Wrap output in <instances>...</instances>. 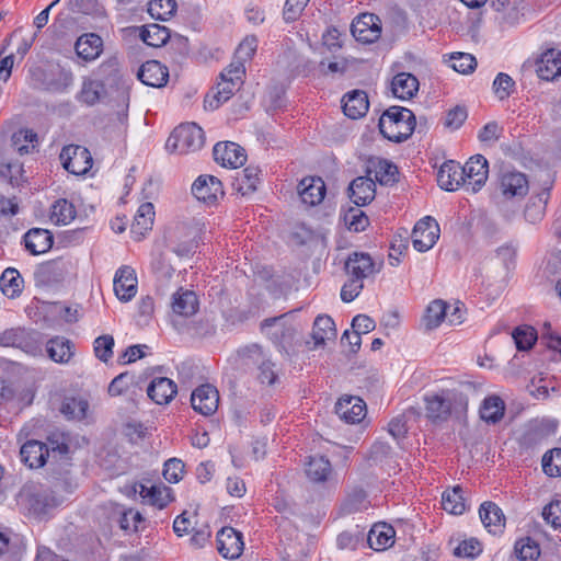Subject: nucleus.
Here are the masks:
<instances>
[{
	"instance_id": "c9c22d12",
	"label": "nucleus",
	"mask_w": 561,
	"mask_h": 561,
	"mask_svg": "<svg viewBox=\"0 0 561 561\" xmlns=\"http://www.w3.org/2000/svg\"><path fill=\"white\" fill-rule=\"evenodd\" d=\"M394 535L396 531L392 526L387 524H376L367 535V542L371 549L382 551L393 545Z\"/></svg>"
},
{
	"instance_id": "1a4fd4ad",
	"label": "nucleus",
	"mask_w": 561,
	"mask_h": 561,
	"mask_svg": "<svg viewBox=\"0 0 561 561\" xmlns=\"http://www.w3.org/2000/svg\"><path fill=\"white\" fill-rule=\"evenodd\" d=\"M382 262H375L373 257L364 252L350 254L345 262V271L350 277L364 280L380 272Z\"/></svg>"
},
{
	"instance_id": "a878e982",
	"label": "nucleus",
	"mask_w": 561,
	"mask_h": 561,
	"mask_svg": "<svg viewBox=\"0 0 561 561\" xmlns=\"http://www.w3.org/2000/svg\"><path fill=\"white\" fill-rule=\"evenodd\" d=\"M537 75L540 79L550 81L561 76V51L548 49L537 61Z\"/></svg>"
},
{
	"instance_id": "cd10ccee",
	"label": "nucleus",
	"mask_w": 561,
	"mask_h": 561,
	"mask_svg": "<svg viewBox=\"0 0 561 561\" xmlns=\"http://www.w3.org/2000/svg\"><path fill=\"white\" fill-rule=\"evenodd\" d=\"M93 75L106 89H117L122 80L118 59L116 57L105 59Z\"/></svg>"
},
{
	"instance_id": "e2e57ef3",
	"label": "nucleus",
	"mask_w": 561,
	"mask_h": 561,
	"mask_svg": "<svg viewBox=\"0 0 561 561\" xmlns=\"http://www.w3.org/2000/svg\"><path fill=\"white\" fill-rule=\"evenodd\" d=\"M89 409L88 401L83 399H67L61 407V412L69 419H84Z\"/></svg>"
},
{
	"instance_id": "3c124183",
	"label": "nucleus",
	"mask_w": 561,
	"mask_h": 561,
	"mask_svg": "<svg viewBox=\"0 0 561 561\" xmlns=\"http://www.w3.org/2000/svg\"><path fill=\"white\" fill-rule=\"evenodd\" d=\"M76 208L72 203L67 199H58L51 206L50 220L55 225L66 226L76 218Z\"/></svg>"
},
{
	"instance_id": "393cba45",
	"label": "nucleus",
	"mask_w": 561,
	"mask_h": 561,
	"mask_svg": "<svg viewBox=\"0 0 561 561\" xmlns=\"http://www.w3.org/2000/svg\"><path fill=\"white\" fill-rule=\"evenodd\" d=\"M53 243L54 237L47 229L32 228L24 234L25 248L33 255L46 253Z\"/></svg>"
},
{
	"instance_id": "4468645a",
	"label": "nucleus",
	"mask_w": 561,
	"mask_h": 561,
	"mask_svg": "<svg viewBox=\"0 0 561 561\" xmlns=\"http://www.w3.org/2000/svg\"><path fill=\"white\" fill-rule=\"evenodd\" d=\"M214 159L225 168L237 169L247 160L244 149L232 141L217 142L213 150Z\"/></svg>"
},
{
	"instance_id": "0e129e2a",
	"label": "nucleus",
	"mask_w": 561,
	"mask_h": 561,
	"mask_svg": "<svg viewBox=\"0 0 561 561\" xmlns=\"http://www.w3.org/2000/svg\"><path fill=\"white\" fill-rule=\"evenodd\" d=\"M114 337L110 334H104L94 340L93 350L95 356L106 363L113 356Z\"/></svg>"
},
{
	"instance_id": "a19ab883",
	"label": "nucleus",
	"mask_w": 561,
	"mask_h": 561,
	"mask_svg": "<svg viewBox=\"0 0 561 561\" xmlns=\"http://www.w3.org/2000/svg\"><path fill=\"white\" fill-rule=\"evenodd\" d=\"M505 412V403L499 396H489L486 397L479 410V414L481 420H483L488 424H496L499 423Z\"/></svg>"
},
{
	"instance_id": "680f3d73",
	"label": "nucleus",
	"mask_w": 561,
	"mask_h": 561,
	"mask_svg": "<svg viewBox=\"0 0 561 561\" xmlns=\"http://www.w3.org/2000/svg\"><path fill=\"white\" fill-rule=\"evenodd\" d=\"M344 222L351 231H364L369 225V219L359 208H350L344 215Z\"/></svg>"
},
{
	"instance_id": "9b49d317",
	"label": "nucleus",
	"mask_w": 561,
	"mask_h": 561,
	"mask_svg": "<svg viewBox=\"0 0 561 561\" xmlns=\"http://www.w3.org/2000/svg\"><path fill=\"white\" fill-rule=\"evenodd\" d=\"M351 32L358 42L374 43L381 35L380 19L373 13H363L352 22Z\"/></svg>"
},
{
	"instance_id": "bb28decb",
	"label": "nucleus",
	"mask_w": 561,
	"mask_h": 561,
	"mask_svg": "<svg viewBox=\"0 0 561 561\" xmlns=\"http://www.w3.org/2000/svg\"><path fill=\"white\" fill-rule=\"evenodd\" d=\"M176 392V383L167 377H157L152 379L147 389L148 397L157 404L169 403Z\"/></svg>"
},
{
	"instance_id": "b1692460",
	"label": "nucleus",
	"mask_w": 561,
	"mask_h": 561,
	"mask_svg": "<svg viewBox=\"0 0 561 561\" xmlns=\"http://www.w3.org/2000/svg\"><path fill=\"white\" fill-rule=\"evenodd\" d=\"M557 430V422L553 420H540L530 423L522 437L523 446L530 448L541 443Z\"/></svg>"
},
{
	"instance_id": "20e7f679",
	"label": "nucleus",
	"mask_w": 561,
	"mask_h": 561,
	"mask_svg": "<svg viewBox=\"0 0 561 561\" xmlns=\"http://www.w3.org/2000/svg\"><path fill=\"white\" fill-rule=\"evenodd\" d=\"M287 314L267 318L261 322V331L272 341L280 353L289 355L295 344L297 329L286 321Z\"/></svg>"
},
{
	"instance_id": "2eb2a0df",
	"label": "nucleus",
	"mask_w": 561,
	"mask_h": 561,
	"mask_svg": "<svg viewBox=\"0 0 561 561\" xmlns=\"http://www.w3.org/2000/svg\"><path fill=\"white\" fill-rule=\"evenodd\" d=\"M218 390L208 383L197 387L191 396L192 408L205 416L215 413L218 409Z\"/></svg>"
},
{
	"instance_id": "09e8293b",
	"label": "nucleus",
	"mask_w": 561,
	"mask_h": 561,
	"mask_svg": "<svg viewBox=\"0 0 561 561\" xmlns=\"http://www.w3.org/2000/svg\"><path fill=\"white\" fill-rule=\"evenodd\" d=\"M261 170L257 167L249 165L242 170L241 174L236 179V188L241 195H249L256 191L260 183Z\"/></svg>"
},
{
	"instance_id": "6e6552de",
	"label": "nucleus",
	"mask_w": 561,
	"mask_h": 561,
	"mask_svg": "<svg viewBox=\"0 0 561 561\" xmlns=\"http://www.w3.org/2000/svg\"><path fill=\"white\" fill-rule=\"evenodd\" d=\"M242 354L257 366V379L261 383L273 386L277 380L275 364L265 354L262 346L252 344L243 348Z\"/></svg>"
},
{
	"instance_id": "6e6d98bb",
	"label": "nucleus",
	"mask_w": 561,
	"mask_h": 561,
	"mask_svg": "<svg viewBox=\"0 0 561 561\" xmlns=\"http://www.w3.org/2000/svg\"><path fill=\"white\" fill-rule=\"evenodd\" d=\"M515 553L522 561H535L540 556L539 545L530 537H525L515 542Z\"/></svg>"
},
{
	"instance_id": "f704fd0d",
	"label": "nucleus",
	"mask_w": 561,
	"mask_h": 561,
	"mask_svg": "<svg viewBox=\"0 0 561 561\" xmlns=\"http://www.w3.org/2000/svg\"><path fill=\"white\" fill-rule=\"evenodd\" d=\"M350 197L357 206H364L375 198V183L366 176L353 180L348 187Z\"/></svg>"
},
{
	"instance_id": "338daca9",
	"label": "nucleus",
	"mask_w": 561,
	"mask_h": 561,
	"mask_svg": "<svg viewBox=\"0 0 561 561\" xmlns=\"http://www.w3.org/2000/svg\"><path fill=\"white\" fill-rule=\"evenodd\" d=\"M542 468L550 477L561 476V448H556L550 451V455L543 456Z\"/></svg>"
},
{
	"instance_id": "39448f33",
	"label": "nucleus",
	"mask_w": 561,
	"mask_h": 561,
	"mask_svg": "<svg viewBox=\"0 0 561 561\" xmlns=\"http://www.w3.org/2000/svg\"><path fill=\"white\" fill-rule=\"evenodd\" d=\"M206 225L204 218H192L182 222L176 227L179 238L185 237V240L173 247V252L179 256H190L197 247V238L205 230Z\"/></svg>"
},
{
	"instance_id": "a18cd8bd",
	"label": "nucleus",
	"mask_w": 561,
	"mask_h": 561,
	"mask_svg": "<svg viewBox=\"0 0 561 561\" xmlns=\"http://www.w3.org/2000/svg\"><path fill=\"white\" fill-rule=\"evenodd\" d=\"M154 208L151 203H144L139 206L134 221L131 224V232L142 237L145 232L150 230L153 225Z\"/></svg>"
},
{
	"instance_id": "0eeeda50",
	"label": "nucleus",
	"mask_w": 561,
	"mask_h": 561,
	"mask_svg": "<svg viewBox=\"0 0 561 561\" xmlns=\"http://www.w3.org/2000/svg\"><path fill=\"white\" fill-rule=\"evenodd\" d=\"M439 225L431 217L420 219L412 231L413 248L419 252H426L432 249L439 238Z\"/></svg>"
},
{
	"instance_id": "72a5a7b5",
	"label": "nucleus",
	"mask_w": 561,
	"mask_h": 561,
	"mask_svg": "<svg viewBox=\"0 0 561 561\" xmlns=\"http://www.w3.org/2000/svg\"><path fill=\"white\" fill-rule=\"evenodd\" d=\"M419 80L409 72H400L392 78L391 92L400 100H410L419 91Z\"/></svg>"
},
{
	"instance_id": "603ef678",
	"label": "nucleus",
	"mask_w": 561,
	"mask_h": 561,
	"mask_svg": "<svg viewBox=\"0 0 561 561\" xmlns=\"http://www.w3.org/2000/svg\"><path fill=\"white\" fill-rule=\"evenodd\" d=\"M141 39L149 46L160 47L170 38V31L159 24H150L141 31Z\"/></svg>"
},
{
	"instance_id": "13d9d810",
	"label": "nucleus",
	"mask_w": 561,
	"mask_h": 561,
	"mask_svg": "<svg viewBox=\"0 0 561 561\" xmlns=\"http://www.w3.org/2000/svg\"><path fill=\"white\" fill-rule=\"evenodd\" d=\"M514 88L515 81L510 75L504 72L497 73L492 84L493 92L500 101L508 99Z\"/></svg>"
},
{
	"instance_id": "6ab92c4d",
	"label": "nucleus",
	"mask_w": 561,
	"mask_h": 561,
	"mask_svg": "<svg viewBox=\"0 0 561 561\" xmlns=\"http://www.w3.org/2000/svg\"><path fill=\"white\" fill-rule=\"evenodd\" d=\"M438 185L445 191H456L461 185H467L462 167L455 161H447L442 164L437 173Z\"/></svg>"
},
{
	"instance_id": "ddd939ff",
	"label": "nucleus",
	"mask_w": 561,
	"mask_h": 561,
	"mask_svg": "<svg viewBox=\"0 0 561 561\" xmlns=\"http://www.w3.org/2000/svg\"><path fill=\"white\" fill-rule=\"evenodd\" d=\"M244 548L243 536L232 527H222L217 533L218 552L226 559H237Z\"/></svg>"
},
{
	"instance_id": "412c9836",
	"label": "nucleus",
	"mask_w": 561,
	"mask_h": 561,
	"mask_svg": "<svg viewBox=\"0 0 561 561\" xmlns=\"http://www.w3.org/2000/svg\"><path fill=\"white\" fill-rule=\"evenodd\" d=\"M297 190L301 202L308 206L320 204L325 196V184L321 178H304Z\"/></svg>"
},
{
	"instance_id": "c03bdc74",
	"label": "nucleus",
	"mask_w": 561,
	"mask_h": 561,
	"mask_svg": "<svg viewBox=\"0 0 561 561\" xmlns=\"http://www.w3.org/2000/svg\"><path fill=\"white\" fill-rule=\"evenodd\" d=\"M241 83H237L232 81L231 79H221L220 82L217 84V92L211 98L206 96L205 99V107H208L210 110H216L219 107V105L226 101H228L234 91L239 89Z\"/></svg>"
},
{
	"instance_id": "7ed1b4c3",
	"label": "nucleus",
	"mask_w": 561,
	"mask_h": 561,
	"mask_svg": "<svg viewBox=\"0 0 561 561\" xmlns=\"http://www.w3.org/2000/svg\"><path fill=\"white\" fill-rule=\"evenodd\" d=\"M205 142L203 129L195 123L181 124L169 136L165 148L180 154L199 150Z\"/></svg>"
},
{
	"instance_id": "f03ea898",
	"label": "nucleus",
	"mask_w": 561,
	"mask_h": 561,
	"mask_svg": "<svg viewBox=\"0 0 561 561\" xmlns=\"http://www.w3.org/2000/svg\"><path fill=\"white\" fill-rule=\"evenodd\" d=\"M415 124V116L411 110L390 106L380 116L378 127L385 138L402 142L413 134Z\"/></svg>"
},
{
	"instance_id": "5fc2aeb1",
	"label": "nucleus",
	"mask_w": 561,
	"mask_h": 561,
	"mask_svg": "<svg viewBox=\"0 0 561 561\" xmlns=\"http://www.w3.org/2000/svg\"><path fill=\"white\" fill-rule=\"evenodd\" d=\"M175 0H151L148 4V13L156 20L167 21L176 11Z\"/></svg>"
},
{
	"instance_id": "79ce46f5",
	"label": "nucleus",
	"mask_w": 561,
	"mask_h": 561,
	"mask_svg": "<svg viewBox=\"0 0 561 561\" xmlns=\"http://www.w3.org/2000/svg\"><path fill=\"white\" fill-rule=\"evenodd\" d=\"M442 506L449 514L461 515L467 508L462 488L456 485L444 491L442 494Z\"/></svg>"
},
{
	"instance_id": "864d4df0",
	"label": "nucleus",
	"mask_w": 561,
	"mask_h": 561,
	"mask_svg": "<svg viewBox=\"0 0 561 561\" xmlns=\"http://www.w3.org/2000/svg\"><path fill=\"white\" fill-rule=\"evenodd\" d=\"M447 305L443 300H434L426 308L423 317L427 330L436 329L446 318Z\"/></svg>"
},
{
	"instance_id": "de8ad7c7",
	"label": "nucleus",
	"mask_w": 561,
	"mask_h": 561,
	"mask_svg": "<svg viewBox=\"0 0 561 561\" xmlns=\"http://www.w3.org/2000/svg\"><path fill=\"white\" fill-rule=\"evenodd\" d=\"M23 287V278L15 268H5L0 277V290L9 298L18 297Z\"/></svg>"
},
{
	"instance_id": "49530a36",
	"label": "nucleus",
	"mask_w": 561,
	"mask_h": 561,
	"mask_svg": "<svg viewBox=\"0 0 561 561\" xmlns=\"http://www.w3.org/2000/svg\"><path fill=\"white\" fill-rule=\"evenodd\" d=\"M332 471L331 462L323 456H312L306 466V474L313 482H324Z\"/></svg>"
},
{
	"instance_id": "f257e3e1",
	"label": "nucleus",
	"mask_w": 561,
	"mask_h": 561,
	"mask_svg": "<svg viewBox=\"0 0 561 561\" xmlns=\"http://www.w3.org/2000/svg\"><path fill=\"white\" fill-rule=\"evenodd\" d=\"M426 417L435 424L447 422L453 416H459L467 409L466 398L451 389L427 393L424 397Z\"/></svg>"
},
{
	"instance_id": "052dcab7",
	"label": "nucleus",
	"mask_w": 561,
	"mask_h": 561,
	"mask_svg": "<svg viewBox=\"0 0 561 561\" xmlns=\"http://www.w3.org/2000/svg\"><path fill=\"white\" fill-rule=\"evenodd\" d=\"M513 339L518 351H528L535 344L537 334L531 327H518L513 332Z\"/></svg>"
},
{
	"instance_id": "a211bd4d",
	"label": "nucleus",
	"mask_w": 561,
	"mask_h": 561,
	"mask_svg": "<svg viewBox=\"0 0 561 561\" xmlns=\"http://www.w3.org/2000/svg\"><path fill=\"white\" fill-rule=\"evenodd\" d=\"M114 291L121 301L131 300L137 293L135 271L127 265L119 267L114 276Z\"/></svg>"
},
{
	"instance_id": "f8f14e48",
	"label": "nucleus",
	"mask_w": 561,
	"mask_h": 561,
	"mask_svg": "<svg viewBox=\"0 0 561 561\" xmlns=\"http://www.w3.org/2000/svg\"><path fill=\"white\" fill-rule=\"evenodd\" d=\"M192 194L198 201L213 205L224 196L222 183L214 175L202 174L192 184Z\"/></svg>"
},
{
	"instance_id": "4d7b16f0",
	"label": "nucleus",
	"mask_w": 561,
	"mask_h": 561,
	"mask_svg": "<svg viewBox=\"0 0 561 561\" xmlns=\"http://www.w3.org/2000/svg\"><path fill=\"white\" fill-rule=\"evenodd\" d=\"M69 8L72 12L104 18L106 11L99 0H70Z\"/></svg>"
},
{
	"instance_id": "8fccbe9b",
	"label": "nucleus",
	"mask_w": 561,
	"mask_h": 561,
	"mask_svg": "<svg viewBox=\"0 0 561 561\" xmlns=\"http://www.w3.org/2000/svg\"><path fill=\"white\" fill-rule=\"evenodd\" d=\"M367 505L368 501L365 490L360 486H354L347 492L341 505V511L344 514H352L366 508Z\"/></svg>"
},
{
	"instance_id": "4be33fe9",
	"label": "nucleus",
	"mask_w": 561,
	"mask_h": 561,
	"mask_svg": "<svg viewBox=\"0 0 561 561\" xmlns=\"http://www.w3.org/2000/svg\"><path fill=\"white\" fill-rule=\"evenodd\" d=\"M75 49L84 61H94L103 53V39L95 33L82 34L76 41Z\"/></svg>"
},
{
	"instance_id": "58836bf2",
	"label": "nucleus",
	"mask_w": 561,
	"mask_h": 561,
	"mask_svg": "<svg viewBox=\"0 0 561 561\" xmlns=\"http://www.w3.org/2000/svg\"><path fill=\"white\" fill-rule=\"evenodd\" d=\"M501 188L506 197H520L527 194L529 186L524 173L507 172L502 175Z\"/></svg>"
},
{
	"instance_id": "423d86ee",
	"label": "nucleus",
	"mask_w": 561,
	"mask_h": 561,
	"mask_svg": "<svg viewBox=\"0 0 561 561\" xmlns=\"http://www.w3.org/2000/svg\"><path fill=\"white\" fill-rule=\"evenodd\" d=\"M59 159L62 167L76 175L85 174L92 168L90 151L81 146L69 145L62 148Z\"/></svg>"
},
{
	"instance_id": "69168bd1",
	"label": "nucleus",
	"mask_w": 561,
	"mask_h": 561,
	"mask_svg": "<svg viewBox=\"0 0 561 561\" xmlns=\"http://www.w3.org/2000/svg\"><path fill=\"white\" fill-rule=\"evenodd\" d=\"M364 540V533L356 527L354 530H345L336 538V545L340 549L355 550L359 542Z\"/></svg>"
},
{
	"instance_id": "c756f323",
	"label": "nucleus",
	"mask_w": 561,
	"mask_h": 561,
	"mask_svg": "<svg viewBox=\"0 0 561 561\" xmlns=\"http://www.w3.org/2000/svg\"><path fill=\"white\" fill-rule=\"evenodd\" d=\"M64 499L56 494V491L43 489L32 493L28 497L30 510L42 515L48 513L49 510L59 506Z\"/></svg>"
},
{
	"instance_id": "f3484780",
	"label": "nucleus",
	"mask_w": 561,
	"mask_h": 561,
	"mask_svg": "<svg viewBox=\"0 0 561 561\" xmlns=\"http://www.w3.org/2000/svg\"><path fill=\"white\" fill-rule=\"evenodd\" d=\"M335 412L346 423L356 424L366 415V403L359 397L344 396L336 402Z\"/></svg>"
},
{
	"instance_id": "2f4dec72",
	"label": "nucleus",
	"mask_w": 561,
	"mask_h": 561,
	"mask_svg": "<svg viewBox=\"0 0 561 561\" xmlns=\"http://www.w3.org/2000/svg\"><path fill=\"white\" fill-rule=\"evenodd\" d=\"M139 495L142 500L159 508H164L171 501V489L164 484H152L150 486L146 484H139Z\"/></svg>"
},
{
	"instance_id": "774afa93",
	"label": "nucleus",
	"mask_w": 561,
	"mask_h": 561,
	"mask_svg": "<svg viewBox=\"0 0 561 561\" xmlns=\"http://www.w3.org/2000/svg\"><path fill=\"white\" fill-rule=\"evenodd\" d=\"M163 478L170 483H178L184 473V463L178 458H171L164 462Z\"/></svg>"
},
{
	"instance_id": "473e14b6",
	"label": "nucleus",
	"mask_w": 561,
	"mask_h": 561,
	"mask_svg": "<svg viewBox=\"0 0 561 561\" xmlns=\"http://www.w3.org/2000/svg\"><path fill=\"white\" fill-rule=\"evenodd\" d=\"M49 455L45 444L38 440H27L20 450L21 460L30 468H41Z\"/></svg>"
},
{
	"instance_id": "aec40b11",
	"label": "nucleus",
	"mask_w": 561,
	"mask_h": 561,
	"mask_svg": "<svg viewBox=\"0 0 561 561\" xmlns=\"http://www.w3.org/2000/svg\"><path fill=\"white\" fill-rule=\"evenodd\" d=\"M137 77L148 87L161 88L168 82L169 71L160 61L148 60L140 66Z\"/></svg>"
},
{
	"instance_id": "37998d69",
	"label": "nucleus",
	"mask_w": 561,
	"mask_h": 561,
	"mask_svg": "<svg viewBox=\"0 0 561 561\" xmlns=\"http://www.w3.org/2000/svg\"><path fill=\"white\" fill-rule=\"evenodd\" d=\"M548 199L549 191L547 190L531 196L524 210L525 219L530 224L539 222L545 216Z\"/></svg>"
},
{
	"instance_id": "c85d7f7f",
	"label": "nucleus",
	"mask_w": 561,
	"mask_h": 561,
	"mask_svg": "<svg viewBox=\"0 0 561 561\" xmlns=\"http://www.w3.org/2000/svg\"><path fill=\"white\" fill-rule=\"evenodd\" d=\"M342 103L344 114L352 119L363 117L369 108L367 93L360 90L346 93L342 99Z\"/></svg>"
},
{
	"instance_id": "4c0bfd02",
	"label": "nucleus",
	"mask_w": 561,
	"mask_h": 561,
	"mask_svg": "<svg viewBox=\"0 0 561 561\" xmlns=\"http://www.w3.org/2000/svg\"><path fill=\"white\" fill-rule=\"evenodd\" d=\"M46 351L51 360L67 364L75 354V345L66 337L55 336L47 342Z\"/></svg>"
},
{
	"instance_id": "5701e85b",
	"label": "nucleus",
	"mask_w": 561,
	"mask_h": 561,
	"mask_svg": "<svg viewBox=\"0 0 561 561\" xmlns=\"http://www.w3.org/2000/svg\"><path fill=\"white\" fill-rule=\"evenodd\" d=\"M107 90L95 77H83L77 100L88 106H93L106 98Z\"/></svg>"
},
{
	"instance_id": "9d476101",
	"label": "nucleus",
	"mask_w": 561,
	"mask_h": 561,
	"mask_svg": "<svg viewBox=\"0 0 561 561\" xmlns=\"http://www.w3.org/2000/svg\"><path fill=\"white\" fill-rule=\"evenodd\" d=\"M0 345L16 347L31 355H35L39 351L35 333L23 328H12L3 331L0 334Z\"/></svg>"
},
{
	"instance_id": "7c9ffc66",
	"label": "nucleus",
	"mask_w": 561,
	"mask_h": 561,
	"mask_svg": "<svg viewBox=\"0 0 561 561\" xmlns=\"http://www.w3.org/2000/svg\"><path fill=\"white\" fill-rule=\"evenodd\" d=\"M479 516L489 533L496 535L503 531L505 526V516L495 503L484 502L481 504Z\"/></svg>"
},
{
	"instance_id": "bf43d9fd",
	"label": "nucleus",
	"mask_w": 561,
	"mask_h": 561,
	"mask_svg": "<svg viewBox=\"0 0 561 561\" xmlns=\"http://www.w3.org/2000/svg\"><path fill=\"white\" fill-rule=\"evenodd\" d=\"M449 66L459 73H470L477 67V60L471 54L455 53L450 56Z\"/></svg>"
},
{
	"instance_id": "ea45409f",
	"label": "nucleus",
	"mask_w": 561,
	"mask_h": 561,
	"mask_svg": "<svg viewBox=\"0 0 561 561\" xmlns=\"http://www.w3.org/2000/svg\"><path fill=\"white\" fill-rule=\"evenodd\" d=\"M337 334L335 323L329 316H318L313 322L312 340L314 346L324 345L327 341L335 340Z\"/></svg>"
},
{
	"instance_id": "e433bc0d",
	"label": "nucleus",
	"mask_w": 561,
	"mask_h": 561,
	"mask_svg": "<svg viewBox=\"0 0 561 561\" xmlns=\"http://www.w3.org/2000/svg\"><path fill=\"white\" fill-rule=\"evenodd\" d=\"M171 308L175 314L191 317L198 309V299L192 290L179 289L172 295Z\"/></svg>"
},
{
	"instance_id": "dca6fc26",
	"label": "nucleus",
	"mask_w": 561,
	"mask_h": 561,
	"mask_svg": "<svg viewBox=\"0 0 561 561\" xmlns=\"http://www.w3.org/2000/svg\"><path fill=\"white\" fill-rule=\"evenodd\" d=\"M463 175L467 185L471 186L472 192L479 191L486 182L489 174L488 160L477 154L471 157L465 165H462Z\"/></svg>"
}]
</instances>
